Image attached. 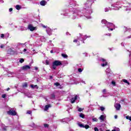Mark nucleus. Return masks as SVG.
Returning <instances> with one entry per match:
<instances>
[{
  "label": "nucleus",
  "instance_id": "nucleus-1",
  "mask_svg": "<svg viewBox=\"0 0 131 131\" xmlns=\"http://www.w3.org/2000/svg\"><path fill=\"white\" fill-rule=\"evenodd\" d=\"M102 24H105L106 27L108 28V30H111L112 31L113 30V28L115 27L114 25L112 23H108L106 20L103 19L101 21Z\"/></svg>",
  "mask_w": 131,
  "mask_h": 131
},
{
  "label": "nucleus",
  "instance_id": "nucleus-22",
  "mask_svg": "<svg viewBox=\"0 0 131 131\" xmlns=\"http://www.w3.org/2000/svg\"><path fill=\"white\" fill-rule=\"evenodd\" d=\"M124 29H125L126 31H129V32H131V29H127V28L124 27Z\"/></svg>",
  "mask_w": 131,
  "mask_h": 131
},
{
  "label": "nucleus",
  "instance_id": "nucleus-32",
  "mask_svg": "<svg viewBox=\"0 0 131 131\" xmlns=\"http://www.w3.org/2000/svg\"><path fill=\"white\" fill-rule=\"evenodd\" d=\"M19 62L20 63H23V62H24V59L21 58L19 60Z\"/></svg>",
  "mask_w": 131,
  "mask_h": 131
},
{
  "label": "nucleus",
  "instance_id": "nucleus-63",
  "mask_svg": "<svg viewBox=\"0 0 131 131\" xmlns=\"http://www.w3.org/2000/svg\"><path fill=\"white\" fill-rule=\"evenodd\" d=\"M78 26H79V27H81V25H79Z\"/></svg>",
  "mask_w": 131,
  "mask_h": 131
},
{
  "label": "nucleus",
  "instance_id": "nucleus-24",
  "mask_svg": "<svg viewBox=\"0 0 131 131\" xmlns=\"http://www.w3.org/2000/svg\"><path fill=\"white\" fill-rule=\"evenodd\" d=\"M80 117H81V118H84V115L83 114H82V113H81L80 114Z\"/></svg>",
  "mask_w": 131,
  "mask_h": 131
},
{
  "label": "nucleus",
  "instance_id": "nucleus-23",
  "mask_svg": "<svg viewBox=\"0 0 131 131\" xmlns=\"http://www.w3.org/2000/svg\"><path fill=\"white\" fill-rule=\"evenodd\" d=\"M126 119H128L129 120H130V121H131V117H130L129 116H126Z\"/></svg>",
  "mask_w": 131,
  "mask_h": 131
},
{
  "label": "nucleus",
  "instance_id": "nucleus-33",
  "mask_svg": "<svg viewBox=\"0 0 131 131\" xmlns=\"http://www.w3.org/2000/svg\"><path fill=\"white\" fill-rule=\"evenodd\" d=\"M82 110H83V108H79L78 109V111H79V112H81V111H82Z\"/></svg>",
  "mask_w": 131,
  "mask_h": 131
},
{
  "label": "nucleus",
  "instance_id": "nucleus-9",
  "mask_svg": "<svg viewBox=\"0 0 131 131\" xmlns=\"http://www.w3.org/2000/svg\"><path fill=\"white\" fill-rule=\"evenodd\" d=\"M120 107H121V106L120 105V104L119 103H116L115 104V107L116 108V110H120Z\"/></svg>",
  "mask_w": 131,
  "mask_h": 131
},
{
  "label": "nucleus",
  "instance_id": "nucleus-50",
  "mask_svg": "<svg viewBox=\"0 0 131 131\" xmlns=\"http://www.w3.org/2000/svg\"><path fill=\"white\" fill-rule=\"evenodd\" d=\"M34 68L35 70H37L38 69V68L36 67H35Z\"/></svg>",
  "mask_w": 131,
  "mask_h": 131
},
{
  "label": "nucleus",
  "instance_id": "nucleus-62",
  "mask_svg": "<svg viewBox=\"0 0 131 131\" xmlns=\"http://www.w3.org/2000/svg\"><path fill=\"white\" fill-rule=\"evenodd\" d=\"M4 130H6V128H4Z\"/></svg>",
  "mask_w": 131,
  "mask_h": 131
},
{
  "label": "nucleus",
  "instance_id": "nucleus-25",
  "mask_svg": "<svg viewBox=\"0 0 131 131\" xmlns=\"http://www.w3.org/2000/svg\"><path fill=\"white\" fill-rule=\"evenodd\" d=\"M123 82H125V83H127L128 84H129V82H128L126 79H123Z\"/></svg>",
  "mask_w": 131,
  "mask_h": 131
},
{
  "label": "nucleus",
  "instance_id": "nucleus-17",
  "mask_svg": "<svg viewBox=\"0 0 131 131\" xmlns=\"http://www.w3.org/2000/svg\"><path fill=\"white\" fill-rule=\"evenodd\" d=\"M16 10H20L21 9V6L20 5H16V7H15Z\"/></svg>",
  "mask_w": 131,
  "mask_h": 131
},
{
  "label": "nucleus",
  "instance_id": "nucleus-29",
  "mask_svg": "<svg viewBox=\"0 0 131 131\" xmlns=\"http://www.w3.org/2000/svg\"><path fill=\"white\" fill-rule=\"evenodd\" d=\"M54 85H56V86H59V85H60V83L58 82H56L54 83Z\"/></svg>",
  "mask_w": 131,
  "mask_h": 131
},
{
  "label": "nucleus",
  "instance_id": "nucleus-2",
  "mask_svg": "<svg viewBox=\"0 0 131 131\" xmlns=\"http://www.w3.org/2000/svg\"><path fill=\"white\" fill-rule=\"evenodd\" d=\"M90 1H88L86 2V4H85V6H88V5L89 6L88 8H85V10L86 14H91V13H93V12L92 11V8H91V4H90Z\"/></svg>",
  "mask_w": 131,
  "mask_h": 131
},
{
  "label": "nucleus",
  "instance_id": "nucleus-52",
  "mask_svg": "<svg viewBox=\"0 0 131 131\" xmlns=\"http://www.w3.org/2000/svg\"><path fill=\"white\" fill-rule=\"evenodd\" d=\"M26 51H27V50L26 49H24L23 52H26Z\"/></svg>",
  "mask_w": 131,
  "mask_h": 131
},
{
  "label": "nucleus",
  "instance_id": "nucleus-16",
  "mask_svg": "<svg viewBox=\"0 0 131 131\" xmlns=\"http://www.w3.org/2000/svg\"><path fill=\"white\" fill-rule=\"evenodd\" d=\"M30 86L31 88H32V89H35V88H36L37 89H38V86H37V85L31 84Z\"/></svg>",
  "mask_w": 131,
  "mask_h": 131
},
{
  "label": "nucleus",
  "instance_id": "nucleus-14",
  "mask_svg": "<svg viewBox=\"0 0 131 131\" xmlns=\"http://www.w3.org/2000/svg\"><path fill=\"white\" fill-rule=\"evenodd\" d=\"M51 107H52L51 104L47 105L45 106V108L44 110L45 111H47V110H49V108H51Z\"/></svg>",
  "mask_w": 131,
  "mask_h": 131
},
{
  "label": "nucleus",
  "instance_id": "nucleus-51",
  "mask_svg": "<svg viewBox=\"0 0 131 131\" xmlns=\"http://www.w3.org/2000/svg\"><path fill=\"white\" fill-rule=\"evenodd\" d=\"M121 46H122V47H124V43L123 42H122Z\"/></svg>",
  "mask_w": 131,
  "mask_h": 131
},
{
  "label": "nucleus",
  "instance_id": "nucleus-3",
  "mask_svg": "<svg viewBox=\"0 0 131 131\" xmlns=\"http://www.w3.org/2000/svg\"><path fill=\"white\" fill-rule=\"evenodd\" d=\"M60 65H62V62L60 60H55L52 63V68L55 70L57 67L60 66Z\"/></svg>",
  "mask_w": 131,
  "mask_h": 131
},
{
  "label": "nucleus",
  "instance_id": "nucleus-10",
  "mask_svg": "<svg viewBox=\"0 0 131 131\" xmlns=\"http://www.w3.org/2000/svg\"><path fill=\"white\" fill-rule=\"evenodd\" d=\"M101 61H102V62H103V63L101 64V66L102 67H105V66H107V62H106V60L104 59H101Z\"/></svg>",
  "mask_w": 131,
  "mask_h": 131
},
{
  "label": "nucleus",
  "instance_id": "nucleus-38",
  "mask_svg": "<svg viewBox=\"0 0 131 131\" xmlns=\"http://www.w3.org/2000/svg\"><path fill=\"white\" fill-rule=\"evenodd\" d=\"M0 48H1V49H4V48H5V45H1V46H0Z\"/></svg>",
  "mask_w": 131,
  "mask_h": 131
},
{
  "label": "nucleus",
  "instance_id": "nucleus-49",
  "mask_svg": "<svg viewBox=\"0 0 131 131\" xmlns=\"http://www.w3.org/2000/svg\"><path fill=\"white\" fill-rule=\"evenodd\" d=\"M74 42H77V39H75L73 41Z\"/></svg>",
  "mask_w": 131,
  "mask_h": 131
},
{
  "label": "nucleus",
  "instance_id": "nucleus-15",
  "mask_svg": "<svg viewBox=\"0 0 131 131\" xmlns=\"http://www.w3.org/2000/svg\"><path fill=\"white\" fill-rule=\"evenodd\" d=\"M106 72L107 75H108V76H110V74H111V73H110V69L109 68L106 69Z\"/></svg>",
  "mask_w": 131,
  "mask_h": 131
},
{
  "label": "nucleus",
  "instance_id": "nucleus-26",
  "mask_svg": "<svg viewBox=\"0 0 131 131\" xmlns=\"http://www.w3.org/2000/svg\"><path fill=\"white\" fill-rule=\"evenodd\" d=\"M100 110H101V111H104V110H105V108L103 106H100Z\"/></svg>",
  "mask_w": 131,
  "mask_h": 131
},
{
  "label": "nucleus",
  "instance_id": "nucleus-27",
  "mask_svg": "<svg viewBox=\"0 0 131 131\" xmlns=\"http://www.w3.org/2000/svg\"><path fill=\"white\" fill-rule=\"evenodd\" d=\"M23 88H27V83H25L23 85Z\"/></svg>",
  "mask_w": 131,
  "mask_h": 131
},
{
  "label": "nucleus",
  "instance_id": "nucleus-8",
  "mask_svg": "<svg viewBox=\"0 0 131 131\" xmlns=\"http://www.w3.org/2000/svg\"><path fill=\"white\" fill-rule=\"evenodd\" d=\"M22 70H29V69H30V67L28 65L24 66L21 67Z\"/></svg>",
  "mask_w": 131,
  "mask_h": 131
},
{
  "label": "nucleus",
  "instance_id": "nucleus-4",
  "mask_svg": "<svg viewBox=\"0 0 131 131\" xmlns=\"http://www.w3.org/2000/svg\"><path fill=\"white\" fill-rule=\"evenodd\" d=\"M7 114L8 115H11L12 116H15V115H17V113H16L15 111L10 110L7 112Z\"/></svg>",
  "mask_w": 131,
  "mask_h": 131
},
{
  "label": "nucleus",
  "instance_id": "nucleus-34",
  "mask_svg": "<svg viewBox=\"0 0 131 131\" xmlns=\"http://www.w3.org/2000/svg\"><path fill=\"white\" fill-rule=\"evenodd\" d=\"M44 127H45V128H48V127H49V124H44Z\"/></svg>",
  "mask_w": 131,
  "mask_h": 131
},
{
  "label": "nucleus",
  "instance_id": "nucleus-6",
  "mask_svg": "<svg viewBox=\"0 0 131 131\" xmlns=\"http://www.w3.org/2000/svg\"><path fill=\"white\" fill-rule=\"evenodd\" d=\"M28 28L29 29V30H30V31H34V30H36V27H33L32 25H29Z\"/></svg>",
  "mask_w": 131,
  "mask_h": 131
},
{
  "label": "nucleus",
  "instance_id": "nucleus-18",
  "mask_svg": "<svg viewBox=\"0 0 131 131\" xmlns=\"http://www.w3.org/2000/svg\"><path fill=\"white\" fill-rule=\"evenodd\" d=\"M78 125L80 127H84V125L82 124H80V123H78Z\"/></svg>",
  "mask_w": 131,
  "mask_h": 131
},
{
  "label": "nucleus",
  "instance_id": "nucleus-20",
  "mask_svg": "<svg viewBox=\"0 0 131 131\" xmlns=\"http://www.w3.org/2000/svg\"><path fill=\"white\" fill-rule=\"evenodd\" d=\"M90 128V126L89 125H84L83 128H86V129H88V128Z\"/></svg>",
  "mask_w": 131,
  "mask_h": 131
},
{
  "label": "nucleus",
  "instance_id": "nucleus-37",
  "mask_svg": "<svg viewBox=\"0 0 131 131\" xmlns=\"http://www.w3.org/2000/svg\"><path fill=\"white\" fill-rule=\"evenodd\" d=\"M78 72H82V69L79 68L78 69Z\"/></svg>",
  "mask_w": 131,
  "mask_h": 131
},
{
  "label": "nucleus",
  "instance_id": "nucleus-28",
  "mask_svg": "<svg viewBox=\"0 0 131 131\" xmlns=\"http://www.w3.org/2000/svg\"><path fill=\"white\" fill-rule=\"evenodd\" d=\"M51 99H55V94H52L51 95Z\"/></svg>",
  "mask_w": 131,
  "mask_h": 131
},
{
  "label": "nucleus",
  "instance_id": "nucleus-42",
  "mask_svg": "<svg viewBox=\"0 0 131 131\" xmlns=\"http://www.w3.org/2000/svg\"><path fill=\"white\" fill-rule=\"evenodd\" d=\"M94 130L95 131H99V129L98 128V127H95L94 128Z\"/></svg>",
  "mask_w": 131,
  "mask_h": 131
},
{
  "label": "nucleus",
  "instance_id": "nucleus-39",
  "mask_svg": "<svg viewBox=\"0 0 131 131\" xmlns=\"http://www.w3.org/2000/svg\"><path fill=\"white\" fill-rule=\"evenodd\" d=\"M113 9L114 10H119V8L117 7V6L115 7V8Z\"/></svg>",
  "mask_w": 131,
  "mask_h": 131
},
{
  "label": "nucleus",
  "instance_id": "nucleus-61",
  "mask_svg": "<svg viewBox=\"0 0 131 131\" xmlns=\"http://www.w3.org/2000/svg\"><path fill=\"white\" fill-rule=\"evenodd\" d=\"M53 77H52V76H50V78H52Z\"/></svg>",
  "mask_w": 131,
  "mask_h": 131
},
{
  "label": "nucleus",
  "instance_id": "nucleus-44",
  "mask_svg": "<svg viewBox=\"0 0 131 131\" xmlns=\"http://www.w3.org/2000/svg\"><path fill=\"white\" fill-rule=\"evenodd\" d=\"M27 114H31V111H27Z\"/></svg>",
  "mask_w": 131,
  "mask_h": 131
},
{
  "label": "nucleus",
  "instance_id": "nucleus-19",
  "mask_svg": "<svg viewBox=\"0 0 131 131\" xmlns=\"http://www.w3.org/2000/svg\"><path fill=\"white\" fill-rule=\"evenodd\" d=\"M62 57H63V58H67V57H68V56L66 54H61Z\"/></svg>",
  "mask_w": 131,
  "mask_h": 131
},
{
  "label": "nucleus",
  "instance_id": "nucleus-60",
  "mask_svg": "<svg viewBox=\"0 0 131 131\" xmlns=\"http://www.w3.org/2000/svg\"><path fill=\"white\" fill-rule=\"evenodd\" d=\"M107 35H111V34H107Z\"/></svg>",
  "mask_w": 131,
  "mask_h": 131
},
{
  "label": "nucleus",
  "instance_id": "nucleus-41",
  "mask_svg": "<svg viewBox=\"0 0 131 131\" xmlns=\"http://www.w3.org/2000/svg\"><path fill=\"white\" fill-rule=\"evenodd\" d=\"M112 84L113 85L115 86V84H116L115 81H113L112 82Z\"/></svg>",
  "mask_w": 131,
  "mask_h": 131
},
{
  "label": "nucleus",
  "instance_id": "nucleus-45",
  "mask_svg": "<svg viewBox=\"0 0 131 131\" xmlns=\"http://www.w3.org/2000/svg\"><path fill=\"white\" fill-rule=\"evenodd\" d=\"M109 11V8H105V12H108Z\"/></svg>",
  "mask_w": 131,
  "mask_h": 131
},
{
  "label": "nucleus",
  "instance_id": "nucleus-55",
  "mask_svg": "<svg viewBox=\"0 0 131 131\" xmlns=\"http://www.w3.org/2000/svg\"><path fill=\"white\" fill-rule=\"evenodd\" d=\"M50 53H51V54H53V50H51V51H50Z\"/></svg>",
  "mask_w": 131,
  "mask_h": 131
},
{
  "label": "nucleus",
  "instance_id": "nucleus-11",
  "mask_svg": "<svg viewBox=\"0 0 131 131\" xmlns=\"http://www.w3.org/2000/svg\"><path fill=\"white\" fill-rule=\"evenodd\" d=\"M99 119L100 120H101V121H104V120L106 119V115H102L100 116V117H99Z\"/></svg>",
  "mask_w": 131,
  "mask_h": 131
},
{
  "label": "nucleus",
  "instance_id": "nucleus-5",
  "mask_svg": "<svg viewBox=\"0 0 131 131\" xmlns=\"http://www.w3.org/2000/svg\"><path fill=\"white\" fill-rule=\"evenodd\" d=\"M80 37H81V38H82V39H81V38H80V40H85V39L88 38H90V37H91V36H83L82 34H80Z\"/></svg>",
  "mask_w": 131,
  "mask_h": 131
},
{
  "label": "nucleus",
  "instance_id": "nucleus-7",
  "mask_svg": "<svg viewBox=\"0 0 131 131\" xmlns=\"http://www.w3.org/2000/svg\"><path fill=\"white\" fill-rule=\"evenodd\" d=\"M77 100V95H75L74 97L72 98L71 100V104H74V103H75V101Z\"/></svg>",
  "mask_w": 131,
  "mask_h": 131
},
{
  "label": "nucleus",
  "instance_id": "nucleus-36",
  "mask_svg": "<svg viewBox=\"0 0 131 131\" xmlns=\"http://www.w3.org/2000/svg\"><path fill=\"white\" fill-rule=\"evenodd\" d=\"M2 98H3L4 99H5V98H6V97H7V94H3L2 95Z\"/></svg>",
  "mask_w": 131,
  "mask_h": 131
},
{
  "label": "nucleus",
  "instance_id": "nucleus-59",
  "mask_svg": "<svg viewBox=\"0 0 131 131\" xmlns=\"http://www.w3.org/2000/svg\"><path fill=\"white\" fill-rule=\"evenodd\" d=\"M112 131H116V130L113 129V130H112Z\"/></svg>",
  "mask_w": 131,
  "mask_h": 131
},
{
  "label": "nucleus",
  "instance_id": "nucleus-30",
  "mask_svg": "<svg viewBox=\"0 0 131 131\" xmlns=\"http://www.w3.org/2000/svg\"><path fill=\"white\" fill-rule=\"evenodd\" d=\"M92 120H93V121H95V122H97L98 121V119L93 118V119H92Z\"/></svg>",
  "mask_w": 131,
  "mask_h": 131
},
{
  "label": "nucleus",
  "instance_id": "nucleus-54",
  "mask_svg": "<svg viewBox=\"0 0 131 131\" xmlns=\"http://www.w3.org/2000/svg\"><path fill=\"white\" fill-rule=\"evenodd\" d=\"M6 91H10V88H8V89H6Z\"/></svg>",
  "mask_w": 131,
  "mask_h": 131
},
{
  "label": "nucleus",
  "instance_id": "nucleus-13",
  "mask_svg": "<svg viewBox=\"0 0 131 131\" xmlns=\"http://www.w3.org/2000/svg\"><path fill=\"white\" fill-rule=\"evenodd\" d=\"M47 1H44V0H43V1H41V2H40V5L41 6H45V5H47Z\"/></svg>",
  "mask_w": 131,
  "mask_h": 131
},
{
  "label": "nucleus",
  "instance_id": "nucleus-56",
  "mask_svg": "<svg viewBox=\"0 0 131 131\" xmlns=\"http://www.w3.org/2000/svg\"><path fill=\"white\" fill-rule=\"evenodd\" d=\"M130 37H131V35L128 36V37H127V38H130Z\"/></svg>",
  "mask_w": 131,
  "mask_h": 131
},
{
  "label": "nucleus",
  "instance_id": "nucleus-58",
  "mask_svg": "<svg viewBox=\"0 0 131 131\" xmlns=\"http://www.w3.org/2000/svg\"><path fill=\"white\" fill-rule=\"evenodd\" d=\"M14 74V73H11V75H13Z\"/></svg>",
  "mask_w": 131,
  "mask_h": 131
},
{
  "label": "nucleus",
  "instance_id": "nucleus-43",
  "mask_svg": "<svg viewBox=\"0 0 131 131\" xmlns=\"http://www.w3.org/2000/svg\"><path fill=\"white\" fill-rule=\"evenodd\" d=\"M85 17H86V18H87V19H91V16H90V15H89V16L86 15Z\"/></svg>",
  "mask_w": 131,
  "mask_h": 131
},
{
  "label": "nucleus",
  "instance_id": "nucleus-35",
  "mask_svg": "<svg viewBox=\"0 0 131 131\" xmlns=\"http://www.w3.org/2000/svg\"><path fill=\"white\" fill-rule=\"evenodd\" d=\"M1 38H5V35L4 34H2L1 35Z\"/></svg>",
  "mask_w": 131,
  "mask_h": 131
},
{
  "label": "nucleus",
  "instance_id": "nucleus-53",
  "mask_svg": "<svg viewBox=\"0 0 131 131\" xmlns=\"http://www.w3.org/2000/svg\"><path fill=\"white\" fill-rule=\"evenodd\" d=\"M117 117H117V115H115V119H117Z\"/></svg>",
  "mask_w": 131,
  "mask_h": 131
},
{
  "label": "nucleus",
  "instance_id": "nucleus-46",
  "mask_svg": "<svg viewBox=\"0 0 131 131\" xmlns=\"http://www.w3.org/2000/svg\"><path fill=\"white\" fill-rule=\"evenodd\" d=\"M43 28H46L47 29L48 28V26H42Z\"/></svg>",
  "mask_w": 131,
  "mask_h": 131
},
{
  "label": "nucleus",
  "instance_id": "nucleus-21",
  "mask_svg": "<svg viewBox=\"0 0 131 131\" xmlns=\"http://www.w3.org/2000/svg\"><path fill=\"white\" fill-rule=\"evenodd\" d=\"M30 126H31L32 127H36V126L35 125V124H34V123H32V124L30 125Z\"/></svg>",
  "mask_w": 131,
  "mask_h": 131
},
{
  "label": "nucleus",
  "instance_id": "nucleus-57",
  "mask_svg": "<svg viewBox=\"0 0 131 131\" xmlns=\"http://www.w3.org/2000/svg\"><path fill=\"white\" fill-rule=\"evenodd\" d=\"M73 6H74V7H75V6H76V4H73Z\"/></svg>",
  "mask_w": 131,
  "mask_h": 131
},
{
  "label": "nucleus",
  "instance_id": "nucleus-47",
  "mask_svg": "<svg viewBox=\"0 0 131 131\" xmlns=\"http://www.w3.org/2000/svg\"><path fill=\"white\" fill-rule=\"evenodd\" d=\"M103 94H105V93H106V90L105 89H104L103 90Z\"/></svg>",
  "mask_w": 131,
  "mask_h": 131
},
{
  "label": "nucleus",
  "instance_id": "nucleus-48",
  "mask_svg": "<svg viewBox=\"0 0 131 131\" xmlns=\"http://www.w3.org/2000/svg\"><path fill=\"white\" fill-rule=\"evenodd\" d=\"M12 11H13V8H10L9 12H12Z\"/></svg>",
  "mask_w": 131,
  "mask_h": 131
},
{
  "label": "nucleus",
  "instance_id": "nucleus-31",
  "mask_svg": "<svg viewBox=\"0 0 131 131\" xmlns=\"http://www.w3.org/2000/svg\"><path fill=\"white\" fill-rule=\"evenodd\" d=\"M46 65H49L50 64V61L46 60Z\"/></svg>",
  "mask_w": 131,
  "mask_h": 131
},
{
  "label": "nucleus",
  "instance_id": "nucleus-12",
  "mask_svg": "<svg viewBox=\"0 0 131 131\" xmlns=\"http://www.w3.org/2000/svg\"><path fill=\"white\" fill-rule=\"evenodd\" d=\"M46 31L49 35H52V29H51L50 28H47V29H46Z\"/></svg>",
  "mask_w": 131,
  "mask_h": 131
},
{
  "label": "nucleus",
  "instance_id": "nucleus-64",
  "mask_svg": "<svg viewBox=\"0 0 131 131\" xmlns=\"http://www.w3.org/2000/svg\"><path fill=\"white\" fill-rule=\"evenodd\" d=\"M82 82H83V83H85L83 81H82Z\"/></svg>",
  "mask_w": 131,
  "mask_h": 131
},
{
  "label": "nucleus",
  "instance_id": "nucleus-40",
  "mask_svg": "<svg viewBox=\"0 0 131 131\" xmlns=\"http://www.w3.org/2000/svg\"><path fill=\"white\" fill-rule=\"evenodd\" d=\"M61 15H63V16H68V13H61Z\"/></svg>",
  "mask_w": 131,
  "mask_h": 131
}]
</instances>
